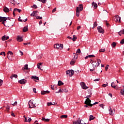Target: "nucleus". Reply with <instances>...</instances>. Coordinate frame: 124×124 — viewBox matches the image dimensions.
<instances>
[{"label":"nucleus","instance_id":"nucleus-1","mask_svg":"<svg viewBox=\"0 0 124 124\" xmlns=\"http://www.w3.org/2000/svg\"><path fill=\"white\" fill-rule=\"evenodd\" d=\"M84 9V7H83V4H79L78 7H77L76 10V16L77 17H79V14H80V12L83 11Z\"/></svg>","mask_w":124,"mask_h":124},{"label":"nucleus","instance_id":"nucleus-2","mask_svg":"<svg viewBox=\"0 0 124 124\" xmlns=\"http://www.w3.org/2000/svg\"><path fill=\"white\" fill-rule=\"evenodd\" d=\"M101 63V61L100 59H97V61L93 60V63L92 64L93 67H97L99 66V64Z\"/></svg>","mask_w":124,"mask_h":124},{"label":"nucleus","instance_id":"nucleus-3","mask_svg":"<svg viewBox=\"0 0 124 124\" xmlns=\"http://www.w3.org/2000/svg\"><path fill=\"white\" fill-rule=\"evenodd\" d=\"M66 73L67 76L72 77V76H73V74H74V71H73V70H68L66 71Z\"/></svg>","mask_w":124,"mask_h":124},{"label":"nucleus","instance_id":"nucleus-4","mask_svg":"<svg viewBox=\"0 0 124 124\" xmlns=\"http://www.w3.org/2000/svg\"><path fill=\"white\" fill-rule=\"evenodd\" d=\"M54 48H56L57 49H60V50H62L63 49V45L56 44L54 46Z\"/></svg>","mask_w":124,"mask_h":124},{"label":"nucleus","instance_id":"nucleus-5","mask_svg":"<svg viewBox=\"0 0 124 124\" xmlns=\"http://www.w3.org/2000/svg\"><path fill=\"white\" fill-rule=\"evenodd\" d=\"M91 102H92V101L91 100H90L89 98H88L85 100L84 103H85V104H86L87 105H88V106H90L91 107H93V104H91Z\"/></svg>","mask_w":124,"mask_h":124},{"label":"nucleus","instance_id":"nucleus-6","mask_svg":"<svg viewBox=\"0 0 124 124\" xmlns=\"http://www.w3.org/2000/svg\"><path fill=\"white\" fill-rule=\"evenodd\" d=\"M7 58L8 60H10V61H11L12 60V58H13V53L12 52V51H9L7 53Z\"/></svg>","mask_w":124,"mask_h":124},{"label":"nucleus","instance_id":"nucleus-7","mask_svg":"<svg viewBox=\"0 0 124 124\" xmlns=\"http://www.w3.org/2000/svg\"><path fill=\"white\" fill-rule=\"evenodd\" d=\"M80 84L82 89H83V90H87V89H89V87H88L86 85V84L85 83V82H82Z\"/></svg>","mask_w":124,"mask_h":124},{"label":"nucleus","instance_id":"nucleus-8","mask_svg":"<svg viewBox=\"0 0 124 124\" xmlns=\"http://www.w3.org/2000/svg\"><path fill=\"white\" fill-rule=\"evenodd\" d=\"M82 122H83V121L80 120V118H79L77 121H74L73 124H86V123H82Z\"/></svg>","mask_w":124,"mask_h":124},{"label":"nucleus","instance_id":"nucleus-9","mask_svg":"<svg viewBox=\"0 0 124 124\" xmlns=\"http://www.w3.org/2000/svg\"><path fill=\"white\" fill-rule=\"evenodd\" d=\"M0 22H2V24H4V26H5L4 23L6 22V17L0 16Z\"/></svg>","mask_w":124,"mask_h":124},{"label":"nucleus","instance_id":"nucleus-10","mask_svg":"<svg viewBox=\"0 0 124 124\" xmlns=\"http://www.w3.org/2000/svg\"><path fill=\"white\" fill-rule=\"evenodd\" d=\"M97 30L98 31L100 32V33H104V30H103V29H102V27H101V26H98L97 27Z\"/></svg>","mask_w":124,"mask_h":124},{"label":"nucleus","instance_id":"nucleus-11","mask_svg":"<svg viewBox=\"0 0 124 124\" xmlns=\"http://www.w3.org/2000/svg\"><path fill=\"white\" fill-rule=\"evenodd\" d=\"M18 83L21 84L22 85H24V84H26V83H27V80L25 79H21L18 81Z\"/></svg>","mask_w":124,"mask_h":124},{"label":"nucleus","instance_id":"nucleus-12","mask_svg":"<svg viewBox=\"0 0 124 124\" xmlns=\"http://www.w3.org/2000/svg\"><path fill=\"white\" fill-rule=\"evenodd\" d=\"M114 111H113V110H112V108H111V107H109V109H108V111L110 112H109V115H111V116H113V114L114 113H115V109H113Z\"/></svg>","mask_w":124,"mask_h":124},{"label":"nucleus","instance_id":"nucleus-13","mask_svg":"<svg viewBox=\"0 0 124 124\" xmlns=\"http://www.w3.org/2000/svg\"><path fill=\"white\" fill-rule=\"evenodd\" d=\"M33 105V100H31L29 102V108H31V106Z\"/></svg>","mask_w":124,"mask_h":124},{"label":"nucleus","instance_id":"nucleus-14","mask_svg":"<svg viewBox=\"0 0 124 124\" xmlns=\"http://www.w3.org/2000/svg\"><path fill=\"white\" fill-rule=\"evenodd\" d=\"M7 39H9V37L8 36L4 35L1 38V40L3 41H4L5 40H7Z\"/></svg>","mask_w":124,"mask_h":124},{"label":"nucleus","instance_id":"nucleus-15","mask_svg":"<svg viewBox=\"0 0 124 124\" xmlns=\"http://www.w3.org/2000/svg\"><path fill=\"white\" fill-rule=\"evenodd\" d=\"M17 41H19V42H21L23 41V37H20V36H18L16 38Z\"/></svg>","mask_w":124,"mask_h":124},{"label":"nucleus","instance_id":"nucleus-16","mask_svg":"<svg viewBox=\"0 0 124 124\" xmlns=\"http://www.w3.org/2000/svg\"><path fill=\"white\" fill-rule=\"evenodd\" d=\"M115 17L116 20V22L117 21H119V23H121V17L119 16L118 15L115 16Z\"/></svg>","mask_w":124,"mask_h":124},{"label":"nucleus","instance_id":"nucleus-17","mask_svg":"<svg viewBox=\"0 0 124 124\" xmlns=\"http://www.w3.org/2000/svg\"><path fill=\"white\" fill-rule=\"evenodd\" d=\"M18 21H20V22H22V23H25V22H27L28 21V18H26L24 20L21 19V16H19L18 18Z\"/></svg>","mask_w":124,"mask_h":124},{"label":"nucleus","instance_id":"nucleus-18","mask_svg":"<svg viewBox=\"0 0 124 124\" xmlns=\"http://www.w3.org/2000/svg\"><path fill=\"white\" fill-rule=\"evenodd\" d=\"M38 11H33V13L31 15V16H35V15H36V14H37V13H38Z\"/></svg>","mask_w":124,"mask_h":124},{"label":"nucleus","instance_id":"nucleus-19","mask_svg":"<svg viewBox=\"0 0 124 124\" xmlns=\"http://www.w3.org/2000/svg\"><path fill=\"white\" fill-rule=\"evenodd\" d=\"M92 4V6H93L95 9H96V8H97V4L96 3L93 2Z\"/></svg>","mask_w":124,"mask_h":124},{"label":"nucleus","instance_id":"nucleus-20","mask_svg":"<svg viewBox=\"0 0 124 124\" xmlns=\"http://www.w3.org/2000/svg\"><path fill=\"white\" fill-rule=\"evenodd\" d=\"M29 31V29L28 28V26L24 27V28L23 29V32H26V31Z\"/></svg>","mask_w":124,"mask_h":124},{"label":"nucleus","instance_id":"nucleus-21","mask_svg":"<svg viewBox=\"0 0 124 124\" xmlns=\"http://www.w3.org/2000/svg\"><path fill=\"white\" fill-rule=\"evenodd\" d=\"M46 93H50V92L48 91H43L41 92V94H46Z\"/></svg>","mask_w":124,"mask_h":124},{"label":"nucleus","instance_id":"nucleus-22","mask_svg":"<svg viewBox=\"0 0 124 124\" xmlns=\"http://www.w3.org/2000/svg\"><path fill=\"white\" fill-rule=\"evenodd\" d=\"M4 12H9V9L7 8V7H5L3 9Z\"/></svg>","mask_w":124,"mask_h":124},{"label":"nucleus","instance_id":"nucleus-23","mask_svg":"<svg viewBox=\"0 0 124 124\" xmlns=\"http://www.w3.org/2000/svg\"><path fill=\"white\" fill-rule=\"evenodd\" d=\"M31 79H35V80H39V78L38 77H37L36 76H32L31 78Z\"/></svg>","mask_w":124,"mask_h":124},{"label":"nucleus","instance_id":"nucleus-24","mask_svg":"<svg viewBox=\"0 0 124 124\" xmlns=\"http://www.w3.org/2000/svg\"><path fill=\"white\" fill-rule=\"evenodd\" d=\"M42 121H44V122H50V119H45V118L43 117Z\"/></svg>","mask_w":124,"mask_h":124},{"label":"nucleus","instance_id":"nucleus-25","mask_svg":"<svg viewBox=\"0 0 124 124\" xmlns=\"http://www.w3.org/2000/svg\"><path fill=\"white\" fill-rule=\"evenodd\" d=\"M111 87H112V88H113V89H117L116 88L117 85H115V83H114V82L111 83Z\"/></svg>","mask_w":124,"mask_h":124},{"label":"nucleus","instance_id":"nucleus-26","mask_svg":"<svg viewBox=\"0 0 124 124\" xmlns=\"http://www.w3.org/2000/svg\"><path fill=\"white\" fill-rule=\"evenodd\" d=\"M18 77V76L17 75H13L10 77L11 79H13V78H17Z\"/></svg>","mask_w":124,"mask_h":124},{"label":"nucleus","instance_id":"nucleus-27","mask_svg":"<svg viewBox=\"0 0 124 124\" xmlns=\"http://www.w3.org/2000/svg\"><path fill=\"white\" fill-rule=\"evenodd\" d=\"M14 11L18 12H19V13H20V12H22V10H21L20 9H18L17 8H15Z\"/></svg>","mask_w":124,"mask_h":124},{"label":"nucleus","instance_id":"nucleus-28","mask_svg":"<svg viewBox=\"0 0 124 124\" xmlns=\"http://www.w3.org/2000/svg\"><path fill=\"white\" fill-rule=\"evenodd\" d=\"M58 86H62V85H63V83L62 81L59 80V81H58Z\"/></svg>","mask_w":124,"mask_h":124},{"label":"nucleus","instance_id":"nucleus-29","mask_svg":"<svg viewBox=\"0 0 124 124\" xmlns=\"http://www.w3.org/2000/svg\"><path fill=\"white\" fill-rule=\"evenodd\" d=\"M94 118L95 117H94L93 115H90V116L89 121H92V120H94Z\"/></svg>","mask_w":124,"mask_h":124},{"label":"nucleus","instance_id":"nucleus-30","mask_svg":"<svg viewBox=\"0 0 124 124\" xmlns=\"http://www.w3.org/2000/svg\"><path fill=\"white\" fill-rule=\"evenodd\" d=\"M60 118L61 119H63V118H64L65 119H66V118H67V115H62Z\"/></svg>","mask_w":124,"mask_h":124},{"label":"nucleus","instance_id":"nucleus-31","mask_svg":"<svg viewBox=\"0 0 124 124\" xmlns=\"http://www.w3.org/2000/svg\"><path fill=\"white\" fill-rule=\"evenodd\" d=\"M116 45H117V44L115 42H113L111 44L112 47H116Z\"/></svg>","mask_w":124,"mask_h":124},{"label":"nucleus","instance_id":"nucleus-32","mask_svg":"<svg viewBox=\"0 0 124 124\" xmlns=\"http://www.w3.org/2000/svg\"><path fill=\"white\" fill-rule=\"evenodd\" d=\"M95 27H97V22L96 21L94 22L93 29H94Z\"/></svg>","mask_w":124,"mask_h":124},{"label":"nucleus","instance_id":"nucleus-33","mask_svg":"<svg viewBox=\"0 0 124 124\" xmlns=\"http://www.w3.org/2000/svg\"><path fill=\"white\" fill-rule=\"evenodd\" d=\"M81 53V49L80 48L78 49L76 52V54H80Z\"/></svg>","mask_w":124,"mask_h":124},{"label":"nucleus","instance_id":"nucleus-34","mask_svg":"<svg viewBox=\"0 0 124 124\" xmlns=\"http://www.w3.org/2000/svg\"><path fill=\"white\" fill-rule=\"evenodd\" d=\"M72 39L73 41H76V39H77V37L75 36V35H74L73 38Z\"/></svg>","mask_w":124,"mask_h":124},{"label":"nucleus","instance_id":"nucleus-35","mask_svg":"<svg viewBox=\"0 0 124 124\" xmlns=\"http://www.w3.org/2000/svg\"><path fill=\"white\" fill-rule=\"evenodd\" d=\"M39 1H41L43 3H46V2L47 1L46 0H37Z\"/></svg>","mask_w":124,"mask_h":124},{"label":"nucleus","instance_id":"nucleus-36","mask_svg":"<svg viewBox=\"0 0 124 124\" xmlns=\"http://www.w3.org/2000/svg\"><path fill=\"white\" fill-rule=\"evenodd\" d=\"M36 19H38V20H42V17L39 16H36Z\"/></svg>","mask_w":124,"mask_h":124},{"label":"nucleus","instance_id":"nucleus-37","mask_svg":"<svg viewBox=\"0 0 124 124\" xmlns=\"http://www.w3.org/2000/svg\"><path fill=\"white\" fill-rule=\"evenodd\" d=\"M28 64H25L24 65V69H26V70H28V69H29V67H28Z\"/></svg>","mask_w":124,"mask_h":124},{"label":"nucleus","instance_id":"nucleus-38","mask_svg":"<svg viewBox=\"0 0 124 124\" xmlns=\"http://www.w3.org/2000/svg\"><path fill=\"white\" fill-rule=\"evenodd\" d=\"M107 86H108V82H107V84H104L102 85V87H103V88H106V87H107Z\"/></svg>","mask_w":124,"mask_h":124},{"label":"nucleus","instance_id":"nucleus-39","mask_svg":"<svg viewBox=\"0 0 124 124\" xmlns=\"http://www.w3.org/2000/svg\"><path fill=\"white\" fill-rule=\"evenodd\" d=\"M75 63V61H73V60H72V61L70 62V64L72 65H73Z\"/></svg>","mask_w":124,"mask_h":124},{"label":"nucleus","instance_id":"nucleus-40","mask_svg":"<svg viewBox=\"0 0 124 124\" xmlns=\"http://www.w3.org/2000/svg\"><path fill=\"white\" fill-rule=\"evenodd\" d=\"M0 55H2V56H5V52H1L0 53Z\"/></svg>","mask_w":124,"mask_h":124},{"label":"nucleus","instance_id":"nucleus-41","mask_svg":"<svg viewBox=\"0 0 124 124\" xmlns=\"http://www.w3.org/2000/svg\"><path fill=\"white\" fill-rule=\"evenodd\" d=\"M31 7H32V8H34L35 9H36V8H37V6H36V5L35 4H34L32 5Z\"/></svg>","mask_w":124,"mask_h":124},{"label":"nucleus","instance_id":"nucleus-42","mask_svg":"<svg viewBox=\"0 0 124 124\" xmlns=\"http://www.w3.org/2000/svg\"><path fill=\"white\" fill-rule=\"evenodd\" d=\"M105 51V48L101 49L99 50V52H102V53H103Z\"/></svg>","mask_w":124,"mask_h":124},{"label":"nucleus","instance_id":"nucleus-43","mask_svg":"<svg viewBox=\"0 0 124 124\" xmlns=\"http://www.w3.org/2000/svg\"><path fill=\"white\" fill-rule=\"evenodd\" d=\"M89 58H94L95 56L93 55H88Z\"/></svg>","mask_w":124,"mask_h":124},{"label":"nucleus","instance_id":"nucleus-44","mask_svg":"<svg viewBox=\"0 0 124 124\" xmlns=\"http://www.w3.org/2000/svg\"><path fill=\"white\" fill-rule=\"evenodd\" d=\"M51 105H54V104H53L52 102L47 103V106H51Z\"/></svg>","mask_w":124,"mask_h":124},{"label":"nucleus","instance_id":"nucleus-45","mask_svg":"<svg viewBox=\"0 0 124 124\" xmlns=\"http://www.w3.org/2000/svg\"><path fill=\"white\" fill-rule=\"evenodd\" d=\"M99 106L100 107H101L102 108H103V109H104V105H103V104L99 105Z\"/></svg>","mask_w":124,"mask_h":124},{"label":"nucleus","instance_id":"nucleus-46","mask_svg":"<svg viewBox=\"0 0 124 124\" xmlns=\"http://www.w3.org/2000/svg\"><path fill=\"white\" fill-rule=\"evenodd\" d=\"M108 67H109V65H107V66L105 67L106 71H107L108 70Z\"/></svg>","mask_w":124,"mask_h":124},{"label":"nucleus","instance_id":"nucleus-47","mask_svg":"<svg viewBox=\"0 0 124 124\" xmlns=\"http://www.w3.org/2000/svg\"><path fill=\"white\" fill-rule=\"evenodd\" d=\"M121 44H124V39H122L121 41L120 42Z\"/></svg>","mask_w":124,"mask_h":124},{"label":"nucleus","instance_id":"nucleus-48","mask_svg":"<svg viewBox=\"0 0 124 124\" xmlns=\"http://www.w3.org/2000/svg\"><path fill=\"white\" fill-rule=\"evenodd\" d=\"M3 82V81L1 79H0V86H1L2 85Z\"/></svg>","mask_w":124,"mask_h":124},{"label":"nucleus","instance_id":"nucleus-49","mask_svg":"<svg viewBox=\"0 0 124 124\" xmlns=\"http://www.w3.org/2000/svg\"><path fill=\"white\" fill-rule=\"evenodd\" d=\"M17 101H16L14 104H12V105H13V106H16V105H17Z\"/></svg>","mask_w":124,"mask_h":124},{"label":"nucleus","instance_id":"nucleus-50","mask_svg":"<svg viewBox=\"0 0 124 124\" xmlns=\"http://www.w3.org/2000/svg\"><path fill=\"white\" fill-rule=\"evenodd\" d=\"M74 59H77L78 58V55L77 54H75L74 56Z\"/></svg>","mask_w":124,"mask_h":124},{"label":"nucleus","instance_id":"nucleus-51","mask_svg":"<svg viewBox=\"0 0 124 124\" xmlns=\"http://www.w3.org/2000/svg\"><path fill=\"white\" fill-rule=\"evenodd\" d=\"M33 93H36V89L33 88Z\"/></svg>","mask_w":124,"mask_h":124},{"label":"nucleus","instance_id":"nucleus-52","mask_svg":"<svg viewBox=\"0 0 124 124\" xmlns=\"http://www.w3.org/2000/svg\"><path fill=\"white\" fill-rule=\"evenodd\" d=\"M100 80V78H96L94 80V82H97V81H99Z\"/></svg>","mask_w":124,"mask_h":124},{"label":"nucleus","instance_id":"nucleus-53","mask_svg":"<svg viewBox=\"0 0 124 124\" xmlns=\"http://www.w3.org/2000/svg\"><path fill=\"white\" fill-rule=\"evenodd\" d=\"M37 66H38V68L39 69H40V70H43V69L41 68V67H40V66L37 65Z\"/></svg>","mask_w":124,"mask_h":124},{"label":"nucleus","instance_id":"nucleus-54","mask_svg":"<svg viewBox=\"0 0 124 124\" xmlns=\"http://www.w3.org/2000/svg\"><path fill=\"white\" fill-rule=\"evenodd\" d=\"M62 91L64 92V93H67L68 91L67 90L64 89H62Z\"/></svg>","mask_w":124,"mask_h":124},{"label":"nucleus","instance_id":"nucleus-55","mask_svg":"<svg viewBox=\"0 0 124 124\" xmlns=\"http://www.w3.org/2000/svg\"><path fill=\"white\" fill-rule=\"evenodd\" d=\"M36 107V106H35V103L32 106L31 108H35Z\"/></svg>","mask_w":124,"mask_h":124},{"label":"nucleus","instance_id":"nucleus-56","mask_svg":"<svg viewBox=\"0 0 124 124\" xmlns=\"http://www.w3.org/2000/svg\"><path fill=\"white\" fill-rule=\"evenodd\" d=\"M56 10H57V8H55L54 9H53V10H52V13H54V12H55Z\"/></svg>","mask_w":124,"mask_h":124},{"label":"nucleus","instance_id":"nucleus-57","mask_svg":"<svg viewBox=\"0 0 124 124\" xmlns=\"http://www.w3.org/2000/svg\"><path fill=\"white\" fill-rule=\"evenodd\" d=\"M23 44H24V45H28L29 44H31V42H30V43H24Z\"/></svg>","mask_w":124,"mask_h":124},{"label":"nucleus","instance_id":"nucleus-58","mask_svg":"<svg viewBox=\"0 0 124 124\" xmlns=\"http://www.w3.org/2000/svg\"><path fill=\"white\" fill-rule=\"evenodd\" d=\"M10 108H9V107H8L6 108V111H7V112H8V111H9Z\"/></svg>","mask_w":124,"mask_h":124},{"label":"nucleus","instance_id":"nucleus-59","mask_svg":"<svg viewBox=\"0 0 124 124\" xmlns=\"http://www.w3.org/2000/svg\"><path fill=\"white\" fill-rule=\"evenodd\" d=\"M118 34H119V35H122V34H123V33H122V31H120L118 32Z\"/></svg>","mask_w":124,"mask_h":124},{"label":"nucleus","instance_id":"nucleus-60","mask_svg":"<svg viewBox=\"0 0 124 124\" xmlns=\"http://www.w3.org/2000/svg\"><path fill=\"white\" fill-rule=\"evenodd\" d=\"M121 94H123V95H124V91L121 90Z\"/></svg>","mask_w":124,"mask_h":124},{"label":"nucleus","instance_id":"nucleus-61","mask_svg":"<svg viewBox=\"0 0 124 124\" xmlns=\"http://www.w3.org/2000/svg\"><path fill=\"white\" fill-rule=\"evenodd\" d=\"M20 54H21V56H23L24 55V53H23V52H22L21 50L19 51Z\"/></svg>","mask_w":124,"mask_h":124},{"label":"nucleus","instance_id":"nucleus-62","mask_svg":"<svg viewBox=\"0 0 124 124\" xmlns=\"http://www.w3.org/2000/svg\"><path fill=\"white\" fill-rule=\"evenodd\" d=\"M106 25L107 28H109V26H110V25L109 24V23L108 22Z\"/></svg>","mask_w":124,"mask_h":124},{"label":"nucleus","instance_id":"nucleus-63","mask_svg":"<svg viewBox=\"0 0 124 124\" xmlns=\"http://www.w3.org/2000/svg\"><path fill=\"white\" fill-rule=\"evenodd\" d=\"M11 115V116H12L13 117H15V114L14 113H12Z\"/></svg>","mask_w":124,"mask_h":124},{"label":"nucleus","instance_id":"nucleus-64","mask_svg":"<svg viewBox=\"0 0 124 124\" xmlns=\"http://www.w3.org/2000/svg\"><path fill=\"white\" fill-rule=\"evenodd\" d=\"M121 33H122V34H124V29L121 31Z\"/></svg>","mask_w":124,"mask_h":124}]
</instances>
